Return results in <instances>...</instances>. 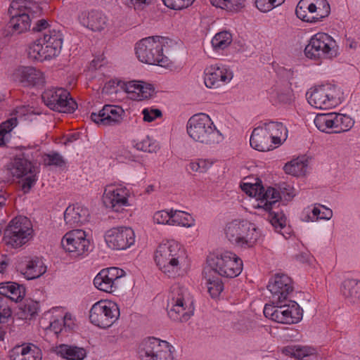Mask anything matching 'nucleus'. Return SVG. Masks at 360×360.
<instances>
[{
  "mask_svg": "<svg viewBox=\"0 0 360 360\" xmlns=\"http://www.w3.org/2000/svg\"><path fill=\"white\" fill-rule=\"evenodd\" d=\"M186 259L185 250L174 240L160 244L155 252L157 266L169 277L175 278L182 274Z\"/></svg>",
  "mask_w": 360,
  "mask_h": 360,
  "instance_id": "f257e3e1",
  "label": "nucleus"
},
{
  "mask_svg": "<svg viewBox=\"0 0 360 360\" xmlns=\"http://www.w3.org/2000/svg\"><path fill=\"white\" fill-rule=\"evenodd\" d=\"M37 156V148L25 149L22 154L16 155L6 166L12 177L19 180L22 191L25 193L30 191L37 180L36 167L32 162Z\"/></svg>",
  "mask_w": 360,
  "mask_h": 360,
  "instance_id": "f03ea898",
  "label": "nucleus"
},
{
  "mask_svg": "<svg viewBox=\"0 0 360 360\" xmlns=\"http://www.w3.org/2000/svg\"><path fill=\"white\" fill-rule=\"evenodd\" d=\"M187 133L195 141L206 145H216L224 140L222 134L205 113L193 115L187 122Z\"/></svg>",
  "mask_w": 360,
  "mask_h": 360,
  "instance_id": "7ed1b4c3",
  "label": "nucleus"
},
{
  "mask_svg": "<svg viewBox=\"0 0 360 360\" xmlns=\"http://www.w3.org/2000/svg\"><path fill=\"white\" fill-rule=\"evenodd\" d=\"M168 315L176 322H186L194 312L193 298L187 288L175 283L171 287L169 296Z\"/></svg>",
  "mask_w": 360,
  "mask_h": 360,
  "instance_id": "20e7f679",
  "label": "nucleus"
},
{
  "mask_svg": "<svg viewBox=\"0 0 360 360\" xmlns=\"http://www.w3.org/2000/svg\"><path fill=\"white\" fill-rule=\"evenodd\" d=\"M167 43V39L160 36L146 37L136 44V55L142 63L166 67L169 60L163 50Z\"/></svg>",
  "mask_w": 360,
  "mask_h": 360,
  "instance_id": "39448f33",
  "label": "nucleus"
},
{
  "mask_svg": "<svg viewBox=\"0 0 360 360\" xmlns=\"http://www.w3.org/2000/svg\"><path fill=\"white\" fill-rule=\"evenodd\" d=\"M338 53V46L335 40L324 32H318L313 35L304 49V54L308 58L319 62L331 60Z\"/></svg>",
  "mask_w": 360,
  "mask_h": 360,
  "instance_id": "423d86ee",
  "label": "nucleus"
},
{
  "mask_svg": "<svg viewBox=\"0 0 360 360\" xmlns=\"http://www.w3.org/2000/svg\"><path fill=\"white\" fill-rule=\"evenodd\" d=\"M207 262L212 270L226 278H235L243 270V261L230 251L210 254L207 257Z\"/></svg>",
  "mask_w": 360,
  "mask_h": 360,
  "instance_id": "0eeeda50",
  "label": "nucleus"
},
{
  "mask_svg": "<svg viewBox=\"0 0 360 360\" xmlns=\"http://www.w3.org/2000/svg\"><path fill=\"white\" fill-rule=\"evenodd\" d=\"M120 315V308L115 302L101 300L91 306L89 318L93 325L106 329L118 320Z\"/></svg>",
  "mask_w": 360,
  "mask_h": 360,
  "instance_id": "6e6552de",
  "label": "nucleus"
},
{
  "mask_svg": "<svg viewBox=\"0 0 360 360\" xmlns=\"http://www.w3.org/2000/svg\"><path fill=\"white\" fill-rule=\"evenodd\" d=\"M174 347L155 338L143 340L138 348L140 360H174Z\"/></svg>",
  "mask_w": 360,
  "mask_h": 360,
  "instance_id": "1a4fd4ad",
  "label": "nucleus"
},
{
  "mask_svg": "<svg viewBox=\"0 0 360 360\" xmlns=\"http://www.w3.org/2000/svg\"><path fill=\"white\" fill-rule=\"evenodd\" d=\"M330 13V6L327 0H300L295 9L297 18L309 23L322 21Z\"/></svg>",
  "mask_w": 360,
  "mask_h": 360,
  "instance_id": "9d476101",
  "label": "nucleus"
},
{
  "mask_svg": "<svg viewBox=\"0 0 360 360\" xmlns=\"http://www.w3.org/2000/svg\"><path fill=\"white\" fill-rule=\"evenodd\" d=\"M264 316L278 323L292 324L299 322L302 318V309L295 302L290 304H266L264 308Z\"/></svg>",
  "mask_w": 360,
  "mask_h": 360,
  "instance_id": "9b49d317",
  "label": "nucleus"
},
{
  "mask_svg": "<svg viewBox=\"0 0 360 360\" xmlns=\"http://www.w3.org/2000/svg\"><path fill=\"white\" fill-rule=\"evenodd\" d=\"M41 99L51 110L60 112H72L77 106L70 93L63 88L46 89L43 92Z\"/></svg>",
  "mask_w": 360,
  "mask_h": 360,
  "instance_id": "f8f14e48",
  "label": "nucleus"
},
{
  "mask_svg": "<svg viewBox=\"0 0 360 360\" xmlns=\"http://www.w3.org/2000/svg\"><path fill=\"white\" fill-rule=\"evenodd\" d=\"M307 100L316 108L330 109L340 103L339 90L330 84L320 85L312 89Z\"/></svg>",
  "mask_w": 360,
  "mask_h": 360,
  "instance_id": "ddd939ff",
  "label": "nucleus"
},
{
  "mask_svg": "<svg viewBox=\"0 0 360 360\" xmlns=\"http://www.w3.org/2000/svg\"><path fill=\"white\" fill-rule=\"evenodd\" d=\"M11 19L7 28L11 34H20L27 31L30 27L29 8L26 2L22 0L13 1L8 8Z\"/></svg>",
  "mask_w": 360,
  "mask_h": 360,
  "instance_id": "4468645a",
  "label": "nucleus"
},
{
  "mask_svg": "<svg viewBox=\"0 0 360 360\" xmlns=\"http://www.w3.org/2000/svg\"><path fill=\"white\" fill-rule=\"evenodd\" d=\"M129 191L126 187L108 184L104 188L102 200L106 208L119 212L129 205Z\"/></svg>",
  "mask_w": 360,
  "mask_h": 360,
  "instance_id": "2eb2a0df",
  "label": "nucleus"
},
{
  "mask_svg": "<svg viewBox=\"0 0 360 360\" xmlns=\"http://www.w3.org/2000/svg\"><path fill=\"white\" fill-rule=\"evenodd\" d=\"M89 240L86 239L85 231L74 229L67 232L61 239L63 250L71 257H77L85 254L89 248Z\"/></svg>",
  "mask_w": 360,
  "mask_h": 360,
  "instance_id": "dca6fc26",
  "label": "nucleus"
},
{
  "mask_svg": "<svg viewBox=\"0 0 360 360\" xmlns=\"http://www.w3.org/2000/svg\"><path fill=\"white\" fill-rule=\"evenodd\" d=\"M107 245L113 250H126L135 243V233L130 227L117 226L105 233Z\"/></svg>",
  "mask_w": 360,
  "mask_h": 360,
  "instance_id": "f3484780",
  "label": "nucleus"
},
{
  "mask_svg": "<svg viewBox=\"0 0 360 360\" xmlns=\"http://www.w3.org/2000/svg\"><path fill=\"white\" fill-rule=\"evenodd\" d=\"M233 77L232 70L220 63L208 65L204 70V83L210 89H217L228 84Z\"/></svg>",
  "mask_w": 360,
  "mask_h": 360,
  "instance_id": "a211bd4d",
  "label": "nucleus"
},
{
  "mask_svg": "<svg viewBox=\"0 0 360 360\" xmlns=\"http://www.w3.org/2000/svg\"><path fill=\"white\" fill-rule=\"evenodd\" d=\"M124 274V271L117 267L103 269L94 278V285L100 290L112 293L118 289L120 281Z\"/></svg>",
  "mask_w": 360,
  "mask_h": 360,
  "instance_id": "6ab92c4d",
  "label": "nucleus"
},
{
  "mask_svg": "<svg viewBox=\"0 0 360 360\" xmlns=\"http://www.w3.org/2000/svg\"><path fill=\"white\" fill-rule=\"evenodd\" d=\"M267 288L271 293L272 303L279 304L292 292V281L286 274H278L270 279Z\"/></svg>",
  "mask_w": 360,
  "mask_h": 360,
  "instance_id": "aec40b11",
  "label": "nucleus"
},
{
  "mask_svg": "<svg viewBox=\"0 0 360 360\" xmlns=\"http://www.w3.org/2000/svg\"><path fill=\"white\" fill-rule=\"evenodd\" d=\"M124 114V111L121 107L105 105L98 113L92 112L91 119L98 124L105 126L115 125L121 122Z\"/></svg>",
  "mask_w": 360,
  "mask_h": 360,
  "instance_id": "412c9836",
  "label": "nucleus"
},
{
  "mask_svg": "<svg viewBox=\"0 0 360 360\" xmlns=\"http://www.w3.org/2000/svg\"><path fill=\"white\" fill-rule=\"evenodd\" d=\"M18 269L28 280L39 278L46 271L43 261L39 257H24L18 263Z\"/></svg>",
  "mask_w": 360,
  "mask_h": 360,
  "instance_id": "4be33fe9",
  "label": "nucleus"
},
{
  "mask_svg": "<svg viewBox=\"0 0 360 360\" xmlns=\"http://www.w3.org/2000/svg\"><path fill=\"white\" fill-rule=\"evenodd\" d=\"M89 210L79 204L68 206L64 212V220L70 227L81 226L89 220Z\"/></svg>",
  "mask_w": 360,
  "mask_h": 360,
  "instance_id": "5701e85b",
  "label": "nucleus"
},
{
  "mask_svg": "<svg viewBox=\"0 0 360 360\" xmlns=\"http://www.w3.org/2000/svg\"><path fill=\"white\" fill-rule=\"evenodd\" d=\"M16 75L18 81L25 86L43 85L45 82L44 73L31 66L18 68Z\"/></svg>",
  "mask_w": 360,
  "mask_h": 360,
  "instance_id": "b1692460",
  "label": "nucleus"
},
{
  "mask_svg": "<svg viewBox=\"0 0 360 360\" xmlns=\"http://www.w3.org/2000/svg\"><path fill=\"white\" fill-rule=\"evenodd\" d=\"M269 135L262 125L255 128L250 139L251 147L262 152L269 151L276 148V146Z\"/></svg>",
  "mask_w": 360,
  "mask_h": 360,
  "instance_id": "393cba45",
  "label": "nucleus"
},
{
  "mask_svg": "<svg viewBox=\"0 0 360 360\" xmlns=\"http://www.w3.org/2000/svg\"><path fill=\"white\" fill-rule=\"evenodd\" d=\"M27 53L30 58L40 62L51 60L59 55V53L51 46L44 44L40 39L29 46Z\"/></svg>",
  "mask_w": 360,
  "mask_h": 360,
  "instance_id": "a878e982",
  "label": "nucleus"
},
{
  "mask_svg": "<svg viewBox=\"0 0 360 360\" xmlns=\"http://www.w3.org/2000/svg\"><path fill=\"white\" fill-rule=\"evenodd\" d=\"M243 229L240 236L238 246L243 248L254 247L262 237L260 230L255 224L247 221H243Z\"/></svg>",
  "mask_w": 360,
  "mask_h": 360,
  "instance_id": "bb28decb",
  "label": "nucleus"
},
{
  "mask_svg": "<svg viewBox=\"0 0 360 360\" xmlns=\"http://www.w3.org/2000/svg\"><path fill=\"white\" fill-rule=\"evenodd\" d=\"M11 360H41L40 349L32 344L16 345L10 352Z\"/></svg>",
  "mask_w": 360,
  "mask_h": 360,
  "instance_id": "cd10ccee",
  "label": "nucleus"
},
{
  "mask_svg": "<svg viewBox=\"0 0 360 360\" xmlns=\"http://www.w3.org/2000/svg\"><path fill=\"white\" fill-rule=\"evenodd\" d=\"M0 295L3 297L1 299L7 301L11 300L18 302L22 300L25 295V288L14 282H5L0 283Z\"/></svg>",
  "mask_w": 360,
  "mask_h": 360,
  "instance_id": "c85d7f7f",
  "label": "nucleus"
},
{
  "mask_svg": "<svg viewBox=\"0 0 360 360\" xmlns=\"http://www.w3.org/2000/svg\"><path fill=\"white\" fill-rule=\"evenodd\" d=\"M262 126L267 131V134H269L271 140L276 147L281 145L282 142L287 139V129L281 122H264Z\"/></svg>",
  "mask_w": 360,
  "mask_h": 360,
  "instance_id": "c756f323",
  "label": "nucleus"
},
{
  "mask_svg": "<svg viewBox=\"0 0 360 360\" xmlns=\"http://www.w3.org/2000/svg\"><path fill=\"white\" fill-rule=\"evenodd\" d=\"M284 195L283 191L281 192L272 187H269L266 191L264 188L261 191L260 198H258L260 202L258 203L257 207L265 210H273L281 199L282 195L284 196Z\"/></svg>",
  "mask_w": 360,
  "mask_h": 360,
  "instance_id": "7c9ffc66",
  "label": "nucleus"
},
{
  "mask_svg": "<svg viewBox=\"0 0 360 360\" xmlns=\"http://www.w3.org/2000/svg\"><path fill=\"white\" fill-rule=\"evenodd\" d=\"M340 291L349 302H360V281L356 279H347L341 285Z\"/></svg>",
  "mask_w": 360,
  "mask_h": 360,
  "instance_id": "2f4dec72",
  "label": "nucleus"
},
{
  "mask_svg": "<svg viewBox=\"0 0 360 360\" xmlns=\"http://www.w3.org/2000/svg\"><path fill=\"white\" fill-rule=\"evenodd\" d=\"M5 230L17 231L27 236H32V226L30 220L24 216H18L13 219Z\"/></svg>",
  "mask_w": 360,
  "mask_h": 360,
  "instance_id": "473e14b6",
  "label": "nucleus"
},
{
  "mask_svg": "<svg viewBox=\"0 0 360 360\" xmlns=\"http://www.w3.org/2000/svg\"><path fill=\"white\" fill-rule=\"evenodd\" d=\"M40 40L60 54L63 38L62 33L59 30L55 29L47 30L43 33V37L40 38Z\"/></svg>",
  "mask_w": 360,
  "mask_h": 360,
  "instance_id": "72a5a7b5",
  "label": "nucleus"
},
{
  "mask_svg": "<svg viewBox=\"0 0 360 360\" xmlns=\"http://www.w3.org/2000/svg\"><path fill=\"white\" fill-rule=\"evenodd\" d=\"M57 352L67 360H83L86 356L84 348L68 345H60Z\"/></svg>",
  "mask_w": 360,
  "mask_h": 360,
  "instance_id": "f704fd0d",
  "label": "nucleus"
},
{
  "mask_svg": "<svg viewBox=\"0 0 360 360\" xmlns=\"http://www.w3.org/2000/svg\"><path fill=\"white\" fill-rule=\"evenodd\" d=\"M314 124L321 131L334 133V112L318 114L314 119Z\"/></svg>",
  "mask_w": 360,
  "mask_h": 360,
  "instance_id": "c9c22d12",
  "label": "nucleus"
},
{
  "mask_svg": "<svg viewBox=\"0 0 360 360\" xmlns=\"http://www.w3.org/2000/svg\"><path fill=\"white\" fill-rule=\"evenodd\" d=\"M108 25V19L103 14L91 11L87 17V27L94 32H101L104 30Z\"/></svg>",
  "mask_w": 360,
  "mask_h": 360,
  "instance_id": "e433bc0d",
  "label": "nucleus"
},
{
  "mask_svg": "<svg viewBox=\"0 0 360 360\" xmlns=\"http://www.w3.org/2000/svg\"><path fill=\"white\" fill-rule=\"evenodd\" d=\"M31 239V236L22 235L21 233L9 230L4 231V240L5 243L13 248H18Z\"/></svg>",
  "mask_w": 360,
  "mask_h": 360,
  "instance_id": "4c0bfd02",
  "label": "nucleus"
},
{
  "mask_svg": "<svg viewBox=\"0 0 360 360\" xmlns=\"http://www.w3.org/2000/svg\"><path fill=\"white\" fill-rule=\"evenodd\" d=\"M307 167V161L304 157H299L286 163L283 167L286 174L293 176L304 174Z\"/></svg>",
  "mask_w": 360,
  "mask_h": 360,
  "instance_id": "58836bf2",
  "label": "nucleus"
},
{
  "mask_svg": "<svg viewBox=\"0 0 360 360\" xmlns=\"http://www.w3.org/2000/svg\"><path fill=\"white\" fill-rule=\"evenodd\" d=\"M172 226H180L186 228L195 226L194 218L186 212L172 210Z\"/></svg>",
  "mask_w": 360,
  "mask_h": 360,
  "instance_id": "ea45409f",
  "label": "nucleus"
},
{
  "mask_svg": "<svg viewBox=\"0 0 360 360\" xmlns=\"http://www.w3.org/2000/svg\"><path fill=\"white\" fill-rule=\"evenodd\" d=\"M243 230H245L243 229V221H231L226 225L225 229L226 236L229 241L237 245Z\"/></svg>",
  "mask_w": 360,
  "mask_h": 360,
  "instance_id": "a19ab883",
  "label": "nucleus"
},
{
  "mask_svg": "<svg viewBox=\"0 0 360 360\" xmlns=\"http://www.w3.org/2000/svg\"><path fill=\"white\" fill-rule=\"evenodd\" d=\"M212 6L231 12H238L245 7V0H210Z\"/></svg>",
  "mask_w": 360,
  "mask_h": 360,
  "instance_id": "79ce46f5",
  "label": "nucleus"
},
{
  "mask_svg": "<svg viewBox=\"0 0 360 360\" xmlns=\"http://www.w3.org/2000/svg\"><path fill=\"white\" fill-rule=\"evenodd\" d=\"M334 133L349 131L354 125V120L349 116L334 112Z\"/></svg>",
  "mask_w": 360,
  "mask_h": 360,
  "instance_id": "37998d69",
  "label": "nucleus"
},
{
  "mask_svg": "<svg viewBox=\"0 0 360 360\" xmlns=\"http://www.w3.org/2000/svg\"><path fill=\"white\" fill-rule=\"evenodd\" d=\"M232 42V35L229 32L222 31L217 33L212 39V46L216 51L224 50Z\"/></svg>",
  "mask_w": 360,
  "mask_h": 360,
  "instance_id": "c03bdc74",
  "label": "nucleus"
},
{
  "mask_svg": "<svg viewBox=\"0 0 360 360\" xmlns=\"http://www.w3.org/2000/svg\"><path fill=\"white\" fill-rule=\"evenodd\" d=\"M269 213V219L271 225L276 231H281L286 226V217L282 211H274L273 210H267Z\"/></svg>",
  "mask_w": 360,
  "mask_h": 360,
  "instance_id": "a18cd8bd",
  "label": "nucleus"
},
{
  "mask_svg": "<svg viewBox=\"0 0 360 360\" xmlns=\"http://www.w3.org/2000/svg\"><path fill=\"white\" fill-rule=\"evenodd\" d=\"M21 318L23 319H31L37 314L39 303L34 300H27L20 308Z\"/></svg>",
  "mask_w": 360,
  "mask_h": 360,
  "instance_id": "49530a36",
  "label": "nucleus"
},
{
  "mask_svg": "<svg viewBox=\"0 0 360 360\" xmlns=\"http://www.w3.org/2000/svg\"><path fill=\"white\" fill-rule=\"evenodd\" d=\"M43 162L46 166L63 167L65 165L63 157L57 152L45 153L43 155Z\"/></svg>",
  "mask_w": 360,
  "mask_h": 360,
  "instance_id": "de8ad7c7",
  "label": "nucleus"
},
{
  "mask_svg": "<svg viewBox=\"0 0 360 360\" xmlns=\"http://www.w3.org/2000/svg\"><path fill=\"white\" fill-rule=\"evenodd\" d=\"M214 162L210 159H198L189 164V168L200 173L205 172L213 165Z\"/></svg>",
  "mask_w": 360,
  "mask_h": 360,
  "instance_id": "09e8293b",
  "label": "nucleus"
},
{
  "mask_svg": "<svg viewBox=\"0 0 360 360\" xmlns=\"http://www.w3.org/2000/svg\"><path fill=\"white\" fill-rule=\"evenodd\" d=\"M207 290L212 297H217L224 289V284L220 278L209 279L207 282Z\"/></svg>",
  "mask_w": 360,
  "mask_h": 360,
  "instance_id": "8fccbe9b",
  "label": "nucleus"
},
{
  "mask_svg": "<svg viewBox=\"0 0 360 360\" xmlns=\"http://www.w3.org/2000/svg\"><path fill=\"white\" fill-rule=\"evenodd\" d=\"M284 0H254L255 6L262 12L266 13L281 5Z\"/></svg>",
  "mask_w": 360,
  "mask_h": 360,
  "instance_id": "3c124183",
  "label": "nucleus"
},
{
  "mask_svg": "<svg viewBox=\"0 0 360 360\" xmlns=\"http://www.w3.org/2000/svg\"><path fill=\"white\" fill-rule=\"evenodd\" d=\"M172 210L169 212L161 210L156 212L153 216V220L159 224L172 225Z\"/></svg>",
  "mask_w": 360,
  "mask_h": 360,
  "instance_id": "603ef678",
  "label": "nucleus"
},
{
  "mask_svg": "<svg viewBox=\"0 0 360 360\" xmlns=\"http://www.w3.org/2000/svg\"><path fill=\"white\" fill-rule=\"evenodd\" d=\"M18 121L17 117H12L0 124V135L2 141H4V136L6 134L12 131V129L17 126Z\"/></svg>",
  "mask_w": 360,
  "mask_h": 360,
  "instance_id": "864d4df0",
  "label": "nucleus"
},
{
  "mask_svg": "<svg viewBox=\"0 0 360 360\" xmlns=\"http://www.w3.org/2000/svg\"><path fill=\"white\" fill-rule=\"evenodd\" d=\"M194 0H162L164 4L174 10H181L187 8L193 4Z\"/></svg>",
  "mask_w": 360,
  "mask_h": 360,
  "instance_id": "5fc2aeb1",
  "label": "nucleus"
},
{
  "mask_svg": "<svg viewBox=\"0 0 360 360\" xmlns=\"http://www.w3.org/2000/svg\"><path fill=\"white\" fill-rule=\"evenodd\" d=\"M241 188L247 194L250 196H254L257 199L260 198L261 191L264 189V187L259 184H252L248 183H244L241 186Z\"/></svg>",
  "mask_w": 360,
  "mask_h": 360,
  "instance_id": "6e6d98bb",
  "label": "nucleus"
},
{
  "mask_svg": "<svg viewBox=\"0 0 360 360\" xmlns=\"http://www.w3.org/2000/svg\"><path fill=\"white\" fill-rule=\"evenodd\" d=\"M276 94L279 103H288L292 100V90L288 86L277 90Z\"/></svg>",
  "mask_w": 360,
  "mask_h": 360,
  "instance_id": "4d7b16f0",
  "label": "nucleus"
},
{
  "mask_svg": "<svg viewBox=\"0 0 360 360\" xmlns=\"http://www.w3.org/2000/svg\"><path fill=\"white\" fill-rule=\"evenodd\" d=\"M142 115L143 116V120L144 122H151L157 117H161L162 112L158 109L144 108L142 110Z\"/></svg>",
  "mask_w": 360,
  "mask_h": 360,
  "instance_id": "13d9d810",
  "label": "nucleus"
},
{
  "mask_svg": "<svg viewBox=\"0 0 360 360\" xmlns=\"http://www.w3.org/2000/svg\"><path fill=\"white\" fill-rule=\"evenodd\" d=\"M143 88L142 82L131 81L127 84L126 91L129 94H133L134 98L138 99V96L140 92V89Z\"/></svg>",
  "mask_w": 360,
  "mask_h": 360,
  "instance_id": "bf43d9fd",
  "label": "nucleus"
},
{
  "mask_svg": "<svg viewBox=\"0 0 360 360\" xmlns=\"http://www.w3.org/2000/svg\"><path fill=\"white\" fill-rule=\"evenodd\" d=\"M323 211H321L320 208L315 207L312 210L313 218L314 219H329L332 217V211L330 209L322 206Z\"/></svg>",
  "mask_w": 360,
  "mask_h": 360,
  "instance_id": "052dcab7",
  "label": "nucleus"
},
{
  "mask_svg": "<svg viewBox=\"0 0 360 360\" xmlns=\"http://www.w3.org/2000/svg\"><path fill=\"white\" fill-rule=\"evenodd\" d=\"M11 314V311L6 302L0 298V323L4 322Z\"/></svg>",
  "mask_w": 360,
  "mask_h": 360,
  "instance_id": "680f3d73",
  "label": "nucleus"
},
{
  "mask_svg": "<svg viewBox=\"0 0 360 360\" xmlns=\"http://www.w3.org/2000/svg\"><path fill=\"white\" fill-rule=\"evenodd\" d=\"M138 100H143L149 98L153 92V89L150 84H146L143 82V88L140 89Z\"/></svg>",
  "mask_w": 360,
  "mask_h": 360,
  "instance_id": "e2e57ef3",
  "label": "nucleus"
},
{
  "mask_svg": "<svg viewBox=\"0 0 360 360\" xmlns=\"http://www.w3.org/2000/svg\"><path fill=\"white\" fill-rule=\"evenodd\" d=\"M60 320L64 330H70L73 328L75 323L70 314H66Z\"/></svg>",
  "mask_w": 360,
  "mask_h": 360,
  "instance_id": "0e129e2a",
  "label": "nucleus"
},
{
  "mask_svg": "<svg viewBox=\"0 0 360 360\" xmlns=\"http://www.w3.org/2000/svg\"><path fill=\"white\" fill-rule=\"evenodd\" d=\"M49 329L53 331L56 335H58L63 330L62 321L60 319H54L51 321Z\"/></svg>",
  "mask_w": 360,
  "mask_h": 360,
  "instance_id": "69168bd1",
  "label": "nucleus"
},
{
  "mask_svg": "<svg viewBox=\"0 0 360 360\" xmlns=\"http://www.w3.org/2000/svg\"><path fill=\"white\" fill-rule=\"evenodd\" d=\"M135 147L139 150L150 152V141L148 139H144L142 141L137 142Z\"/></svg>",
  "mask_w": 360,
  "mask_h": 360,
  "instance_id": "338daca9",
  "label": "nucleus"
},
{
  "mask_svg": "<svg viewBox=\"0 0 360 360\" xmlns=\"http://www.w3.org/2000/svg\"><path fill=\"white\" fill-rule=\"evenodd\" d=\"M49 23L46 20H39L36 23V27L34 29L39 32H41L43 30H46V29L48 27Z\"/></svg>",
  "mask_w": 360,
  "mask_h": 360,
  "instance_id": "774afa93",
  "label": "nucleus"
}]
</instances>
